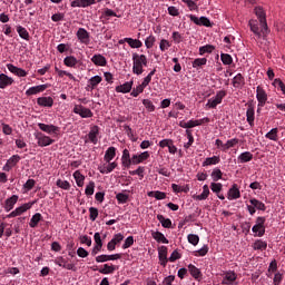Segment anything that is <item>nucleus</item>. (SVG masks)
<instances>
[{"label":"nucleus","mask_w":285,"mask_h":285,"mask_svg":"<svg viewBox=\"0 0 285 285\" xmlns=\"http://www.w3.org/2000/svg\"><path fill=\"white\" fill-rule=\"evenodd\" d=\"M132 73L144 75V68L148 67V57L146 55H139L137 52L132 53Z\"/></svg>","instance_id":"obj_1"},{"label":"nucleus","mask_w":285,"mask_h":285,"mask_svg":"<svg viewBox=\"0 0 285 285\" xmlns=\"http://www.w3.org/2000/svg\"><path fill=\"white\" fill-rule=\"evenodd\" d=\"M254 12L259 20V24L262 27L263 37H266L271 31L268 30V23L266 22V11H264V8L256 7L254 9Z\"/></svg>","instance_id":"obj_2"},{"label":"nucleus","mask_w":285,"mask_h":285,"mask_svg":"<svg viewBox=\"0 0 285 285\" xmlns=\"http://www.w3.org/2000/svg\"><path fill=\"white\" fill-rule=\"evenodd\" d=\"M265 224H266V217L258 216L256 218V224L252 228L253 233H258L257 234L258 237H264V235L266 234Z\"/></svg>","instance_id":"obj_3"},{"label":"nucleus","mask_w":285,"mask_h":285,"mask_svg":"<svg viewBox=\"0 0 285 285\" xmlns=\"http://www.w3.org/2000/svg\"><path fill=\"white\" fill-rule=\"evenodd\" d=\"M226 90H219L216 92V96L208 99L206 106L207 108H217L222 101H224V97H226Z\"/></svg>","instance_id":"obj_4"},{"label":"nucleus","mask_w":285,"mask_h":285,"mask_svg":"<svg viewBox=\"0 0 285 285\" xmlns=\"http://www.w3.org/2000/svg\"><path fill=\"white\" fill-rule=\"evenodd\" d=\"M35 137L40 148H45L46 146H52V144H55V139L50 138V136H46L43 132H37L35 134Z\"/></svg>","instance_id":"obj_5"},{"label":"nucleus","mask_w":285,"mask_h":285,"mask_svg":"<svg viewBox=\"0 0 285 285\" xmlns=\"http://www.w3.org/2000/svg\"><path fill=\"white\" fill-rule=\"evenodd\" d=\"M72 111L75 115H79L82 119H90V117H94L92 110L83 107L82 105H75Z\"/></svg>","instance_id":"obj_6"},{"label":"nucleus","mask_w":285,"mask_h":285,"mask_svg":"<svg viewBox=\"0 0 285 285\" xmlns=\"http://www.w3.org/2000/svg\"><path fill=\"white\" fill-rule=\"evenodd\" d=\"M35 206V202L32 203H26L22 206L16 208L13 212H11L9 215H7L8 219H12V217H19V215H23L27 210H30Z\"/></svg>","instance_id":"obj_7"},{"label":"nucleus","mask_w":285,"mask_h":285,"mask_svg":"<svg viewBox=\"0 0 285 285\" xmlns=\"http://www.w3.org/2000/svg\"><path fill=\"white\" fill-rule=\"evenodd\" d=\"M256 99L258 101V108H264V106H266V101H268V95L262 86L256 88Z\"/></svg>","instance_id":"obj_8"},{"label":"nucleus","mask_w":285,"mask_h":285,"mask_svg":"<svg viewBox=\"0 0 285 285\" xmlns=\"http://www.w3.org/2000/svg\"><path fill=\"white\" fill-rule=\"evenodd\" d=\"M76 37L83 46H90V32H88V30L79 28L76 32Z\"/></svg>","instance_id":"obj_9"},{"label":"nucleus","mask_w":285,"mask_h":285,"mask_svg":"<svg viewBox=\"0 0 285 285\" xmlns=\"http://www.w3.org/2000/svg\"><path fill=\"white\" fill-rule=\"evenodd\" d=\"M117 166H118L117 161H112V163L109 161L98 166V170L99 173H101V175H110V173H112V170H115Z\"/></svg>","instance_id":"obj_10"},{"label":"nucleus","mask_w":285,"mask_h":285,"mask_svg":"<svg viewBox=\"0 0 285 285\" xmlns=\"http://www.w3.org/2000/svg\"><path fill=\"white\" fill-rule=\"evenodd\" d=\"M189 19L190 21H193V23H195L196 26H205V28H210V26H213L210 23V19L206 18V17H200L198 18L195 14H189Z\"/></svg>","instance_id":"obj_11"},{"label":"nucleus","mask_w":285,"mask_h":285,"mask_svg":"<svg viewBox=\"0 0 285 285\" xmlns=\"http://www.w3.org/2000/svg\"><path fill=\"white\" fill-rule=\"evenodd\" d=\"M122 254H112V255H99L96 257L98 264H104V262H115L116 259H121Z\"/></svg>","instance_id":"obj_12"},{"label":"nucleus","mask_w":285,"mask_h":285,"mask_svg":"<svg viewBox=\"0 0 285 285\" xmlns=\"http://www.w3.org/2000/svg\"><path fill=\"white\" fill-rule=\"evenodd\" d=\"M242 197V191H239V186L237 184H233L227 193V199L233 202V199H239Z\"/></svg>","instance_id":"obj_13"},{"label":"nucleus","mask_w":285,"mask_h":285,"mask_svg":"<svg viewBox=\"0 0 285 285\" xmlns=\"http://www.w3.org/2000/svg\"><path fill=\"white\" fill-rule=\"evenodd\" d=\"M38 128H40L42 132H47V135H57L59 132V127L55 125H46L43 122H39Z\"/></svg>","instance_id":"obj_14"},{"label":"nucleus","mask_w":285,"mask_h":285,"mask_svg":"<svg viewBox=\"0 0 285 285\" xmlns=\"http://www.w3.org/2000/svg\"><path fill=\"white\" fill-rule=\"evenodd\" d=\"M37 104L40 108H52L55 106V99L52 97H39Z\"/></svg>","instance_id":"obj_15"},{"label":"nucleus","mask_w":285,"mask_h":285,"mask_svg":"<svg viewBox=\"0 0 285 285\" xmlns=\"http://www.w3.org/2000/svg\"><path fill=\"white\" fill-rule=\"evenodd\" d=\"M237 281V274L233 271L226 272L223 276V285H233Z\"/></svg>","instance_id":"obj_16"},{"label":"nucleus","mask_w":285,"mask_h":285,"mask_svg":"<svg viewBox=\"0 0 285 285\" xmlns=\"http://www.w3.org/2000/svg\"><path fill=\"white\" fill-rule=\"evenodd\" d=\"M97 0H73L71 2V8H89V6H95Z\"/></svg>","instance_id":"obj_17"},{"label":"nucleus","mask_w":285,"mask_h":285,"mask_svg":"<svg viewBox=\"0 0 285 285\" xmlns=\"http://www.w3.org/2000/svg\"><path fill=\"white\" fill-rule=\"evenodd\" d=\"M7 68L9 72H12V75H16L17 77H28L27 70H23L22 68H19L12 63H8Z\"/></svg>","instance_id":"obj_18"},{"label":"nucleus","mask_w":285,"mask_h":285,"mask_svg":"<svg viewBox=\"0 0 285 285\" xmlns=\"http://www.w3.org/2000/svg\"><path fill=\"white\" fill-rule=\"evenodd\" d=\"M249 27H250L252 32H254V35H256V37H258V39H261V37H266V36H264V32L262 31V27H261L259 22H257V20H250Z\"/></svg>","instance_id":"obj_19"},{"label":"nucleus","mask_w":285,"mask_h":285,"mask_svg":"<svg viewBox=\"0 0 285 285\" xmlns=\"http://www.w3.org/2000/svg\"><path fill=\"white\" fill-rule=\"evenodd\" d=\"M134 81H127L122 85H119L115 88L116 92H121L122 95H128L132 90Z\"/></svg>","instance_id":"obj_20"},{"label":"nucleus","mask_w":285,"mask_h":285,"mask_svg":"<svg viewBox=\"0 0 285 285\" xmlns=\"http://www.w3.org/2000/svg\"><path fill=\"white\" fill-rule=\"evenodd\" d=\"M45 90H48V85H39V86L30 87L26 91V95L27 97H32V95H39V92H43Z\"/></svg>","instance_id":"obj_21"},{"label":"nucleus","mask_w":285,"mask_h":285,"mask_svg":"<svg viewBox=\"0 0 285 285\" xmlns=\"http://www.w3.org/2000/svg\"><path fill=\"white\" fill-rule=\"evenodd\" d=\"M91 61L95 66H100L102 68L108 66V60L101 53L94 55Z\"/></svg>","instance_id":"obj_22"},{"label":"nucleus","mask_w":285,"mask_h":285,"mask_svg":"<svg viewBox=\"0 0 285 285\" xmlns=\"http://www.w3.org/2000/svg\"><path fill=\"white\" fill-rule=\"evenodd\" d=\"M12 83H14V79L10 78L6 73H0V88H1V90H6V88H8V86H12Z\"/></svg>","instance_id":"obj_23"},{"label":"nucleus","mask_w":285,"mask_h":285,"mask_svg":"<svg viewBox=\"0 0 285 285\" xmlns=\"http://www.w3.org/2000/svg\"><path fill=\"white\" fill-rule=\"evenodd\" d=\"M19 202V196L12 195L10 198H8L4 203V210L6 213H10L12 208H14V205Z\"/></svg>","instance_id":"obj_24"},{"label":"nucleus","mask_w":285,"mask_h":285,"mask_svg":"<svg viewBox=\"0 0 285 285\" xmlns=\"http://www.w3.org/2000/svg\"><path fill=\"white\" fill-rule=\"evenodd\" d=\"M55 264H57V266L66 268L67 271H72L75 268V265L69 264L68 261H66V258H63V256L57 257L55 259Z\"/></svg>","instance_id":"obj_25"},{"label":"nucleus","mask_w":285,"mask_h":285,"mask_svg":"<svg viewBox=\"0 0 285 285\" xmlns=\"http://www.w3.org/2000/svg\"><path fill=\"white\" fill-rule=\"evenodd\" d=\"M98 136H99V127L98 126L91 127L88 134L89 141H91V144L94 145H97L99 141V139L97 138Z\"/></svg>","instance_id":"obj_26"},{"label":"nucleus","mask_w":285,"mask_h":285,"mask_svg":"<svg viewBox=\"0 0 285 285\" xmlns=\"http://www.w3.org/2000/svg\"><path fill=\"white\" fill-rule=\"evenodd\" d=\"M115 157H117V148L109 147L105 153L104 161H106V164H110Z\"/></svg>","instance_id":"obj_27"},{"label":"nucleus","mask_w":285,"mask_h":285,"mask_svg":"<svg viewBox=\"0 0 285 285\" xmlns=\"http://www.w3.org/2000/svg\"><path fill=\"white\" fill-rule=\"evenodd\" d=\"M247 117V124L253 128L255 126V107L253 105H249L246 111Z\"/></svg>","instance_id":"obj_28"},{"label":"nucleus","mask_w":285,"mask_h":285,"mask_svg":"<svg viewBox=\"0 0 285 285\" xmlns=\"http://www.w3.org/2000/svg\"><path fill=\"white\" fill-rule=\"evenodd\" d=\"M104 81V78L101 76H94L88 80L87 88H90V90H95Z\"/></svg>","instance_id":"obj_29"},{"label":"nucleus","mask_w":285,"mask_h":285,"mask_svg":"<svg viewBox=\"0 0 285 285\" xmlns=\"http://www.w3.org/2000/svg\"><path fill=\"white\" fill-rule=\"evenodd\" d=\"M150 157V153L144 151L140 155H134V166H137V164H142V161H146Z\"/></svg>","instance_id":"obj_30"},{"label":"nucleus","mask_w":285,"mask_h":285,"mask_svg":"<svg viewBox=\"0 0 285 285\" xmlns=\"http://www.w3.org/2000/svg\"><path fill=\"white\" fill-rule=\"evenodd\" d=\"M238 164H248V161H253V154L250 151L242 153L237 157Z\"/></svg>","instance_id":"obj_31"},{"label":"nucleus","mask_w":285,"mask_h":285,"mask_svg":"<svg viewBox=\"0 0 285 285\" xmlns=\"http://www.w3.org/2000/svg\"><path fill=\"white\" fill-rule=\"evenodd\" d=\"M206 63H208V59H206V58H196L191 62V67L195 68V70L199 71V70H202V68H204V66H206Z\"/></svg>","instance_id":"obj_32"},{"label":"nucleus","mask_w":285,"mask_h":285,"mask_svg":"<svg viewBox=\"0 0 285 285\" xmlns=\"http://www.w3.org/2000/svg\"><path fill=\"white\" fill-rule=\"evenodd\" d=\"M39 222H43V216L41 213H36L30 219V228H37V226H39Z\"/></svg>","instance_id":"obj_33"},{"label":"nucleus","mask_w":285,"mask_h":285,"mask_svg":"<svg viewBox=\"0 0 285 285\" xmlns=\"http://www.w3.org/2000/svg\"><path fill=\"white\" fill-rule=\"evenodd\" d=\"M63 63L67 66V68H77L79 60L75 56H67L63 59Z\"/></svg>","instance_id":"obj_34"},{"label":"nucleus","mask_w":285,"mask_h":285,"mask_svg":"<svg viewBox=\"0 0 285 285\" xmlns=\"http://www.w3.org/2000/svg\"><path fill=\"white\" fill-rule=\"evenodd\" d=\"M219 161H222V158L219 156L208 157L203 161V167L217 166V164H219Z\"/></svg>","instance_id":"obj_35"},{"label":"nucleus","mask_w":285,"mask_h":285,"mask_svg":"<svg viewBox=\"0 0 285 285\" xmlns=\"http://www.w3.org/2000/svg\"><path fill=\"white\" fill-rule=\"evenodd\" d=\"M73 179L79 188H83V181H86V176L82 175L81 171L76 170L73 173Z\"/></svg>","instance_id":"obj_36"},{"label":"nucleus","mask_w":285,"mask_h":285,"mask_svg":"<svg viewBox=\"0 0 285 285\" xmlns=\"http://www.w3.org/2000/svg\"><path fill=\"white\" fill-rule=\"evenodd\" d=\"M188 271L191 277H194V279H197V281L202 279V271H199V268H197L195 265L189 264Z\"/></svg>","instance_id":"obj_37"},{"label":"nucleus","mask_w":285,"mask_h":285,"mask_svg":"<svg viewBox=\"0 0 285 285\" xmlns=\"http://www.w3.org/2000/svg\"><path fill=\"white\" fill-rule=\"evenodd\" d=\"M117 271V266L105 264L102 268L98 269L101 275H112Z\"/></svg>","instance_id":"obj_38"},{"label":"nucleus","mask_w":285,"mask_h":285,"mask_svg":"<svg viewBox=\"0 0 285 285\" xmlns=\"http://www.w3.org/2000/svg\"><path fill=\"white\" fill-rule=\"evenodd\" d=\"M151 237L158 242V244H168V238L161 232H153Z\"/></svg>","instance_id":"obj_39"},{"label":"nucleus","mask_w":285,"mask_h":285,"mask_svg":"<svg viewBox=\"0 0 285 285\" xmlns=\"http://www.w3.org/2000/svg\"><path fill=\"white\" fill-rule=\"evenodd\" d=\"M208 195H210V189L208 188V185H204L203 193L195 196L194 199H197L198 202H204L205 199H208Z\"/></svg>","instance_id":"obj_40"},{"label":"nucleus","mask_w":285,"mask_h":285,"mask_svg":"<svg viewBox=\"0 0 285 285\" xmlns=\"http://www.w3.org/2000/svg\"><path fill=\"white\" fill-rule=\"evenodd\" d=\"M244 83H246L244 76H242V73H237L233 79L234 88H242L244 86Z\"/></svg>","instance_id":"obj_41"},{"label":"nucleus","mask_w":285,"mask_h":285,"mask_svg":"<svg viewBox=\"0 0 285 285\" xmlns=\"http://www.w3.org/2000/svg\"><path fill=\"white\" fill-rule=\"evenodd\" d=\"M17 32L21 39H24V41H30V33L28 32V29L22 26H18Z\"/></svg>","instance_id":"obj_42"},{"label":"nucleus","mask_w":285,"mask_h":285,"mask_svg":"<svg viewBox=\"0 0 285 285\" xmlns=\"http://www.w3.org/2000/svg\"><path fill=\"white\" fill-rule=\"evenodd\" d=\"M249 204L257 210H266V205L257 198H250Z\"/></svg>","instance_id":"obj_43"},{"label":"nucleus","mask_w":285,"mask_h":285,"mask_svg":"<svg viewBox=\"0 0 285 285\" xmlns=\"http://www.w3.org/2000/svg\"><path fill=\"white\" fill-rule=\"evenodd\" d=\"M125 42L130 46V48H141L144 42L141 40L132 39V38H125Z\"/></svg>","instance_id":"obj_44"},{"label":"nucleus","mask_w":285,"mask_h":285,"mask_svg":"<svg viewBox=\"0 0 285 285\" xmlns=\"http://www.w3.org/2000/svg\"><path fill=\"white\" fill-rule=\"evenodd\" d=\"M278 132H279V129L278 128H273L271 129L266 135V139H271V141H277V139H279L278 137Z\"/></svg>","instance_id":"obj_45"},{"label":"nucleus","mask_w":285,"mask_h":285,"mask_svg":"<svg viewBox=\"0 0 285 285\" xmlns=\"http://www.w3.org/2000/svg\"><path fill=\"white\" fill-rule=\"evenodd\" d=\"M157 219L161 223L163 228H170V226H173V220L165 218L161 214L157 215Z\"/></svg>","instance_id":"obj_46"},{"label":"nucleus","mask_w":285,"mask_h":285,"mask_svg":"<svg viewBox=\"0 0 285 285\" xmlns=\"http://www.w3.org/2000/svg\"><path fill=\"white\" fill-rule=\"evenodd\" d=\"M254 250H266L268 248V243L257 239L253 245Z\"/></svg>","instance_id":"obj_47"},{"label":"nucleus","mask_w":285,"mask_h":285,"mask_svg":"<svg viewBox=\"0 0 285 285\" xmlns=\"http://www.w3.org/2000/svg\"><path fill=\"white\" fill-rule=\"evenodd\" d=\"M215 50V46L213 45H206L203 47H199V55L204 56V55H210L213 51Z\"/></svg>","instance_id":"obj_48"},{"label":"nucleus","mask_w":285,"mask_h":285,"mask_svg":"<svg viewBox=\"0 0 285 285\" xmlns=\"http://www.w3.org/2000/svg\"><path fill=\"white\" fill-rule=\"evenodd\" d=\"M148 197H155V199L161 200V199H166V193L159 191V190L149 191Z\"/></svg>","instance_id":"obj_49"},{"label":"nucleus","mask_w":285,"mask_h":285,"mask_svg":"<svg viewBox=\"0 0 285 285\" xmlns=\"http://www.w3.org/2000/svg\"><path fill=\"white\" fill-rule=\"evenodd\" d=\"M222 177H224V173H222V169H219V168L213 169V171H212L213 181H219V179H222Z\"/></svg>","instance_id":"obj_50"},{"label":"nucleus","mask_w":285,"mask_h":285,"mask_svg":"<svg viewBox=\"0 0 285 285\" xmlns=\"http://www.w3.org/2000/svg\"><path fill=\"white\" fill-rule=\"evenodd\" d=\"M168 258V247L160 246L158 248V259H167Z\"/></svg>","instance_id":"obj_51"},{"label":"nucleus","mask_w":285,"mask_h":285,"mask_svg":"<svg viewBox=\"0 0 285 285\" xmlns=\"http://www.w3.org/2000/svg\"><path fill=\"white\" fill-rule=\"evenodd\" d=\"M130 196H128V194H124V193H118L116 195V199L118 202V204H128V199Z\"/></svg>","instance_id":"obj_52"},{"label":"nucleus","mask_w":285,"mask_h":285,"mask_svg":"<svg viewBox=\"0 0 285 285\" xmlns=\"http://www.w3.org/2000/svg\"><path fill=\"white\" fill-rule=\"evenodd\" d=\"M56 186L62 188V190H70V183L68 180L58 179Z\"/></svg>","instance_id":"obj_53"},{"label":"nucleus","mask_w":285,"mask_h":285,"mask_svg":"<svg viewBox=\"0 0 285 285\" xmlns=\"http://www.w3.org/2000/svg\"><path fill=\"white\" fill-rule=\"evenodd\" d=\"M220 60L223 61L224 66H230V63H233V56L229 53H222Z\"/></svg>","instance_id":"obj_54"},{"label":"nucleus","mask_w":285,"mask_h":285,"mask_svg":"<svg viewBox=\"0 0 285 285\" xmlns=\"http://www.w3.org/2000/svg\"><path fill=\"white\" fill-rule=\"evenodd\" d=\"M85 195H87V197H91V195H95V181H90L85 189Z\"/></svg>","instance_id":"obj_55"},{"label":"nucleus","mask_w":285,"mask_h":285,"mask_svg":"<svg viewBox=\"0 0 285 285\" xmlns=\"http://www.w3.org/2000/svg\"><path fill=\"white\" fill-rule=\"evenodd\" d=\"M178 126L180 128H187V129L197 127L195 120H189L187 122L185 120H181L179 121Z\"/></svg>","instance_id":"obj_56"},{"label":"nucleus","mask_w":285,"mask_h":285,"mask_svg":"<svg viewBox=\"0 0 285 285\" xmlns=\"http://www.w3.org/2000/svg\"><path fill=\"white\" fill-rule=\"evenodd\" d=\"M19 161H21V156L19 155H13L11 156L7 163L12 167L14 168V166H17V164H19Z\"/></svg>","instance_id":"obj_57"},{"label":"nucleus","mask_w":285,"mask_h":285,"mask_svg":"<svg viewBox=\"0 0 285 285\" xmlns=\"http://www.w3.org/2000/svg\"><path fill=\"white\" fill-rule=\"evenodd\" d=\"M97 217H99V209L97 207L89 208V218L91 222H96Z\"/></svg>","instance_id":"obj_58"},{"label":"nucleus","mask_w":285,"mask_h":285,"mask_svg":"<svg viewBox=\"0 0 285 285\" xmlns=\"http://www.w3.org/2000/svg\"><path fill=\"white\" fill-rule=\"evenodd\" d=\"M142 105L148 110V112H155V105L150 99H144Z\"/></svg>","instance_id":"obj_59"},{"label":"nucleus","mask_w":285,"mask_h":285,"mask_svg":"<svg viewBox=\"0 0 285 285\" xmlns=\"http://www.w3.org/2000/svg\"><path fill=\"white\" fill-rule=\"evenodd\" d=\"M222 188H224V185H222V183H212V184H210V189H212L216 195H219V193H222Z\"/></svg>","instance_id":"obj_60"},{"label":"nucleus","mask_w":285,"mask_h":285,"mask_svg":"<svg viewBox=\"0 0 285 285\" xmlns=\"http://www.w3.org/2000/svg\"><path fill=\"white\" fill-rule=\"evenodd\" d=\"M155 41H157V39L155 38V36H149L146 38L145 40V46L148 50H150V48H153V46H155Z\"/></svg>","instance_id":"obj_61"},{"label":"nucleus","mask_w":285,"mask_h":285,"mask_svg":"<svg viewBox=\"0 0 285 285\" xmlns=\"http://www.w3.org/2000/svg\"><path fill=\"white\" fill-rule=\"evenodd\" d=\"M187 239L189 244H191L193 246H197V244H199V236L196 234H189L187 236Z\"/></svg>","instance_id":"obj_62"},{"label":"nucleus","mask_w":285,"mask_h":285,"mask_svg":"<svg viewBox=\"0 0 285 285\" xmlns=\"http://www.w3.org/2000/svg\"><path fill=\"white\" fill-rule=\"evenodd\" d=\"M208 255V247L207 245H204L200 249L195 252L196 257H206Z\"/></svg>","instance_id":"obj_63"},{"label":"nucleus","mask_w":285,"mask_h":285,"mask_svg":"<svg viewBox=\"0 0 285 285\" xmlns=\"http://www.w3.org/2000/svg\"><path fill=\"white\" fill-rule=\"evenodd\" d=\"M57 50L60 52V55H63V52H68V50H70V45L60 43L57 46Z\"/></svg>","instance_id":"obj_64"}]
</instances>
